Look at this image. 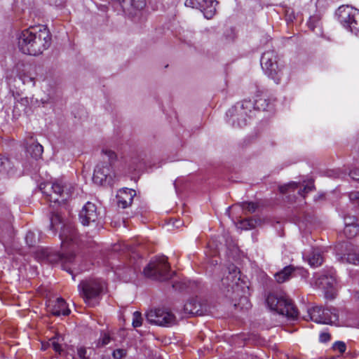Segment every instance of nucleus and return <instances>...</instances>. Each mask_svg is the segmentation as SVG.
I'll use <instances>...</instances> for the list:
<instances>
[{"label":"nucleus","mask_w":359,"mask_h":359,"mask_svg":"<svg viewBox=\"0 0 359 359\" xmlns=\"http://www.w3.org/2000/svg\"><path fill=\"white\" fill-rule=\"evenodd\" d=\"M18 47L25 54L37 55L46 50L51 44V35L43 25L31 27L19 34Z\"/></svg>","instance_id":"f257e3e1"},{"label":"nucleus","mask_w":359,"mask_h":359,"mask_svg":"<svg viewBox=\"0 0 359 359\" xmlns=\"http://www.w3.org/2000/svg\"><path fill=\"white\" fill-rule=\"evenodd\" d=\"M228 275L221 280V290L224 295L234 302L233 306L240 310H248L251 304L248 297L243 294V287L240 283V271L238 269L231 264L228 268Z\"/></svg>","instance_id":"f03ea898"},{"label":"nucleus","mask_w":359,"mask_h":359,"mask_svg":"<svg viewBox=\"0 0 359 359\" xmlns=\"http://www.w3.org/2000/svg\"><path fill=\"white\" fill-rule=\"evenodd\" d=\"M102 152V161L94 170L93 180L97 184L111 187L115 177L112 166L116 161L117 156L110 149H103Z\"/></svg>","instance_id":"7ed1b4c3"},{"label":"nucleus","mask_w":359,"mask_h":359,"mask_svg":"<svg viewBox=\"0 0 359 359\" xmlns=\"http://www.w3.org/2000/svg\"><path fill=\"white\" fill-rule=\"evenodd\" d=\"M266 302L271 310L287 317L288 320H295L297 319L298 310L287 294L284 293H270L266 297Z\"/></svg>","instance_id":"20e7f679"},{"label":"nucleus","mask_w":359,"mask_h":359,"mask_svg":"<svg viewBox=\"0 0 359 359\" xmlns=\"http://www.w3.org/2000/svg\"><path fill=\"white\" fill-rule=\"evenodd\" d=\"M255 115L251 100L245 99L237 102L226 112L227 122L233 127L242 128L248 124V119Z\"/></svg>","instance_id":"39448f33"},{"label":"nucleus","mask_w":359,"mask_h":359,"mask_svg":"<svg viewBox=\"0 0 359 359\" xmlns=\"http://www.w3.org/2000/svg\"><path fill=\"white\" fill-rule=\"evenodd\" d=\"M106 288V283L100 278L86 279L79 283L78 289L84 302L89 306H95Z\"/></svg>","instance_id":"423d86ee"},{"label":"nucleus","mask_w":359,"mask_h":359,"mask_svg":"<svg viewBox=\"0 0 359 359\" xmlns=\"http://www.w3.org/2000/svg\"><path fill=\"white\" fill-rule=\"evenodd\" d=\"M42 192L49 197V201L54 203L65 202L73 194L74 187L62 180L46 182L40 185Z\"/></svg>","instance_id":"0eeeda50"},{"label":"nucleus","mask_w":359,"mask_h":359,"mask_svg":"<svg viewBox=\"0 0 359 359\" xmlns=\"http://www.w3.org/2000/svg\"><path fill=\"white\" fill-rule=\"evenodd\" d=\"M143 273L146 277L158 281H167L173 275L165 256L154 257L144 267Z\"/></svg>","instance_id":"6e6552de"},{"label":"nucleus","mask_w":359,"mask_h":359,"mask_svg":"<svg viewBox=\"0 0 359 359\" xmlns=\"http://www.w3.org/2000/svg\"><path fill=\"white\" fill-rule=\"evenodd\" d=\"M315 284L324 292L325 299L333 300L337 295L336 271L332 267L324 269L316 278Z\"/></svg>","instance_id":"1a4fd4ad"},{"label":"nucleus","mask_w":359,"mask_h":359,"mask_svg":"<svg viewBox=\"0 0 359 359\" xmlns=\"http://www.w3.org/2000/svg\"><path fill=\"white\" fill-rule=\"evenodd\" d=\"M36 257L42 262L50 264L60 263L64 270L70 271V269L66 267V264L72 263L75 259V254L70 249L62 252H53L49 249L40 248L36 252Z\"/></svg>","instance_id":"9d476101"},{"label":"nucleus","mask_w":359,"mask_h":359,"mask_svg":"<svg viewBox=\"0 0 359 359\" xmlns=\"http://www.w3.org/2000/svg\"><path fill=\"white\" fill-rule=\"evenodd\" d=\"M261 66L265 74L275 83H279L282 78V69L278 63V55L274 50L264 52L260 60Z\"/></svg>","instance_id":"9b49d317"},{"label":"nucleus","mask_w":359,"mask_h":359,"mask_svg":"<svg viewBox=\"0 0 359 359\" xmlns=\"http://www.w3.org/2000/svg\"><path fill=\"white\" fill-rule=\"evenodd\" d=\"M142 259L137 254L133 252L127 264L118 266L115 273L125 282L132 280L141 269Z\"/></svg>","instance_id":"f8f14e48"},{"label":"nucleus","mask_w":359,"mask_h":359,"mask_svg":"<svg viewBox=\"0 0 359 359\" xmlns=\"http://www.w3.org/2000/svg\"><path fill=\"white\" fill-rule=\"evenodd\" d=\"M335 15L340 24L351 32L353 26L358 25L359 10L352 6L348 5L341 6L336 11Z\"/></svg>","instance_id":"ddd939ff"},{"label":"nucleus","mask_w":359,"mask_h":359,"mask_svg":"<svg viewBox=\"0 0 359 359\" xmlns=\"http://www.w3.org/2000/svg\"><path fill=\"white\" fill-rule=\"evenodd\" d=\"M146 320L151 324L163 327H170L176 323L175 315L165 309L151 310L146 314Z\"/></svg>","instance_id":"4468645a"},{"label":"nucleus","mask_w":359,"mask_h":359,"mask_svg":"<svg viewBox=\"0 0 359 359\" xmlns=\"http://www.w3.org/2000/svg\"><path fill=\"white\" fill-rule=\"evenodd\" d=\"M79 219L83 226L95 224V226H97L101 217L97 206L91 202H88L80 211Z\"/></svg>","instance_id":"2eb2a0df"},{"label":"nucleus","mask_w":359,"mask_h":359,"mask_svg":"<svg viewBox=\"0 0 359 359\" xmlns=\"http://www.w3.org/2000/svg\"><path fill=\"white\" fill-rule=\"evenodd\" d=\"M217 4L216 0H186L184 5L201 11L205 18L211 19L216 13Z\"/></svg>","instance_id":"dca6fc26"},{"label":"nucleus","mask_w":359,"mask_h":359,"mask_svg":"<svg viewBox=\"0 0 359 359\" xmlns=\"http://www.w3.org/2000/svg\"><path fill=\"white\" fill-rule=\"evenodd\" d=\"M184 310L186 313L193 316H203L208 313L209 308L206 301L196 297L189 299L184 304Z\"/></svg>","instance_id":"f3484780"},{"label":"nucleus","mask_w":359,"mask_h":359,"mask_svg":"<svg viewBox=\"0 0 359 359\" xmlns=\"http://www.w3.org/2000/svg\"><path fill=\"white\" fill-rule=\"evenodd\" d=\"M62 247L65 248L66 245L71 243L77 245L79 243V236L75 226L71 224H64L60 233Z\"/></svg>","instance_id":"a211bd4d"},{"label":"nucleus","mask_w":359,"mask_h":359,"mask_svg":"<svg viewBox=\"0 0 359 359\" xmlns=\"http://www.w3.org/2000/svg\"><path fill=\"white\" fill-rule=\"evenodd\" d=\"M47 311L55 316H68L70 313L67 303L62 298L49 300L46 304Z\"/></svg>","instance_id":"6ab92c4d"},{"label":"nucleus","mask_w":359,"mask_h":359,"mask_svg":"<svg viewBox=\"0 0 359 359\" xmlns=\"http://www.w3.org/2000/svg\"><path fill=\"white\" fill-rule=\"evenodd\" d=\"M314 186L313 182H309L306 185L304 186L302 188L300 186L299 183H297L294 182H291L287 184H284L279 187V191L280 193L287 194H290L292 192H294L295 190H297V194L302 196L304 197V194L311 191Z\"/></svg>","instance_id":"aec40b11"},{"label":"nucleus","mask_w":359,"mask_h":359,"mask_svg":"<svg viewBox=\"0 0 359 359\" xmlns=\"http://www.w3.org/2000/svg\"><path fill=\"white\" fill-rule=\"evenodd\" d=\"M303 269L295 267L293 265L285 266L282 270L274 274V278L278 283H283L289 280L291 278L295 276L297 273H301Z\"/></svg>","instance_id":"412c9836"},{"label":"nucleus","mask_w":359,"mask_h":359,"mask_svg":"<svg viewBox=\"0 0 359 359\" xmlns=\"http://www.w3.org/2000/svg\"><path fill=\"white\" fill-rule=\"evenodd\" d=\"M136 192L134 189L128 188L122 189L117 196L118 205L123 209L128 208L132 204Z\"/></svg>","instance_id":"4be33fe9"},{"label":"nucleus","mask_w":359,"mask_h":359,"mask_svg":"<svg viewBox=\"0 0 359 359\" xmlns=\"http://www.w3.org/2000/svg\"><path fill=\"white\" fill-rule=\"evenodd\" d=\"M252 102L253 104V113L255 114L257 111H266L272 107L271 100L264 93L257 95L255 99L252 100Z\"/></svg>","instance_id":"5701e85b"},{"label":"nucleus","mask_w":359,"mask_h":359,"mask_svg":"<svg viewBox=\"0 0 359 359\" xmlns=\"http://www.w3.org/2000/svg\"><path fill=\"white\" fill-rule=\"evenodd\" d=\"M303 256L312 267H318L323 262L322 252L318 248H312L308 253L304 252Z\"/></svg>","instance_id":"b1692460"},{"label":"nucleus","mask_w":359,"mask_h":359,"mask_svg":"<svg viewBox=\"0 0 359 359\" xmlns=\"http://www.w3.org/2000/svg\"><path fill=\"white\" fill-rule=\"evenodd\" d=\"M320 317L322 324H336L339 321V314L337 309L334 307L323 308Z\"/></svg>","instance_id":"393cba45"},{"label":"nucleus","mask_w":359,"mask_h":359,"mask_svg":"<svg viewBox=\"0 0 359 359\" xmlns=\"http://www.w3.org/2000/svg\"><path fill=\"white\" fill-rule=\"evenodd\" d=\"M322 311L323 307L321 306H313L309 309L307 311V315L304 316V319L306 320H311L317 323H320V321L322 320V318L320 317Z\"/></svg>","instance_id":"a878e982"},{"label":"nucleus","mask_w":359,"mask_h":359,"mask_svg":"<svg viewBox=\"0 0 359 359\" xmlns=\"http://www.w3.org/2000/svg\"><path fill=\"white\" fill-rule=\"evenodd\" d=\"M337 259L342 263L359 264V254L352 252L344 255H337Z\"/></svg>","instance_id":"bb28decb"},{"label":"nucleus","mask_w":359,"mask_h":359,"mask_svg":"<svg viewBox=\"0 0 359 359\" xmlns=\"http://www.w3.org/2000/svg\"><path fill=\"white\" fill-rule=\"evenodd\" d=\"M27 150L32 158L38 159L41 157L43 148L39 143L33 142L27 147Z\"/></svg>","instance_id":"cd10ccee"},{"label":"nucleus","mask_w":359,"mask_h":359,"mask_svg":"<svg viewBox=\"0 0 359 359\" xmlns=\"http://www.w3.org/2000/svg\"><path fill=\"white\" fill-rule=\"evenodd\" d=\"M234 206H239L245 214L254 213L259 208L258 203L248 201L238 203Z\"/></svg>","instance_id":"c85d7f7f"},{"label":"nucleus","mask_w":359,"mask_h":359,"mask_svg":"<svg viewBox=\"0 0 359 359\" xmlns=\"http://www.w3.org/2000/svg\"><path fill=\"white\" fill-rule=\"evenodd\" d=\"M13 168V164L7 157L0 158V172L6 174H10Z\"/></svg>","instance_id":"c756f323"},{"label":"nucleus","mask_w":359,"mask_h":359,"mask_svg":"<svg viewBox=\"0 0 359 359\" xmlns=\"http://www.w3.org/2000/svg\"><path fill=\"white\" fill-rule=\"evenodd\" d=\"M60 339H62V337L56 334L49 340L47 346H51L56 353H60L62 351L60 344Z\"/></svg>","instance_id":"7c9ffc66"},{"label":"nucleus","mask_w":359,"mask_h":359,"mask_svg":"<svg viewBox=\"0 0 359 359\" xmlns=\"http://www.w3.org/2000/svg\"><path fill=\"white\" fill-rule=\"evenodd\" d=\"M50 229L53 231H56L58 225L62 223V219L58 212H54L50 217Z\"/></svg>","instance_id":"2f4dec72"},{"label":"nucleus","mask_w":359,"mask_h":359,"mask_svg":"<svg viewBox=\"0 0 359 359\" xmlns=\"http://www.w3.org/2000/svg\"><path fill=\"white\" fill-rule=\"evenodd\" d=\"M344 234L348 238H352L355 236L359 232L358 225H351L344 227Z\"/></svg>","instance_id":"473e14b6"},{"label":"nucleus","mask_w":359,"mask_h":359,"mask_svg":"<svg viewBox=\"0 0 359 359\" xmlns=\"http://www.w3.org/2000/svg\"><path fill=\"white\" fill-rule=\"evenodd\" d=\"M25 241L29 247H33L36 244L38 239L36 238L35 233L29 231L26 234Z\"/></svg>","instance_id":"72a5a7b5"},{"label":"nucleus","mask_w":359,"mask_h":359,"mask_svg":"<svg viewBox=\"0 0 359 359\" xmlns=\"http://www.w3.org/2000/svg\"><path fill=\"white\" fill-rule=\"evenodd\" d=\"M133 326L134 327H138L142 324V318L141 313L139 311H135L133 314Z\"/></svg>","instance_id":"f704fd0d"},{"label":"nucleus","mask_w":359,"mask_h":359,"mask_svg":"<svg viewBox=\"0 0 359 359\" xmlns=\"http://www.w3.org/2000/svg\"><path fill=\"white\" fill-rule=\"evenodd\" d=\"M332 349L334 351H338L341 354L345 353L346 350V345L344 341H337L332 345Z\"/></svg>","instance_id":"c9c22d12"},{"label":"nucleus","mask_w":359,"mask_h":359,"mask_svg":"<svg viewBox=\"0 0 359 359\" xmlns=\"http://www.w3.org/2000/svg\"><path fill=\"white\" fill-rule=\"evenodd\" d=\"M240 225H241V228H242V229H252V228L255 227V221L251 218L245 219L241 221Z\"/></svg>","instance_id":"e433bc0d"},{"label":"nucleus","mask_w":359,"mask_h":359,"mask_svg":"<svg viewBox=\"0 0 359 359\" xmlns=\"http://www.w3.org/2000/svg\"><path fill=\"white\" fill-rule=\"evenodd\" d=\"M111 341L110 336L107 333H101L100 338L97 342V346H104L107 345Z\"/></svg>","instance_id":"4c0bfd02"},{"label":"nucleus","mask_w":359,"mask_h":359,"mask_svg":"<svg viewBox=\"0 0 359 359\" xmlns=\"http://www.w3.org/2000/svg\"><path fill=\"white\" fill-rule=\"evenodd\" d=\"M320 18L318 16H312L308 21V26L311 30H314V29L318 26Z\"/></svg>","instance_id":"58836bf2"},{"label":"nucleus","mask_w":359,"mask_h":359,"mask_svg":"<svg viewBox=\"0 0 359 359\" xmlns=\"http://www.w3.org/2000/svg\"><path fill=\"white\" fill-rule=\"evenodd\" d=\"M19 79L22 81L24 84H28L29 83H32V86H34L35 85L34 78L30 76L27 74H22L19 76Z\"/></svg>","instance_id":"ea45409f"},{"label":"nucleus","mask_w":359,"mask_h":359,"mask_svg":"<svg viewBox=\"0 0 359 359\" xmlns=\"http://www.w3.org/2000/svg\"><path fill=\"white\" fill-rule=\"evenodd\" d=\"M126 350L123 348H117L113 351L112 355L114 359H122L126 355Z\"/></svg>","instance_id":"a19ab883"},{"label":"nucleus","mask_w":359,"mask_h":359,"mask_svg":"<svg viewBox=\"0 0 359 359\" xmlns=\"http://www.w3.org/2000/svg\"><path fill=\"white\" fill-rule=\"evenodd\" d=\"M348 197L353 205L359 207V191L349 193Z\"/></svg>","instance_id":"79ce46f5"},{"label":"nucleus","mask_w":359,"mask_h":359,"mask_svg":"<svg viewBox=\"0 0 359 359\" xmlns=\"http://www.w3.org/2000/svg\"><path fill=\"white\" fill-rule=\"evenodd\" d=\"M357 218L355 216H346L344 217L345 226L351 225H358L356 224Z\"/></svg>","instance_id":"37998d69"},{"label":"nucleus","mask_w":359,"mask_h":359,"mask_svg":"<svg viewBox=\"0 0 359 359\" xmlns=\"http://www.w3.org/2000/svg\"><path fill=\"white\" fill-rule=\"evenodd\" d=\"M348 175L353 180H359V168H355L353 170H350L348 172Z\"/></svg>","instance_id":"c03bdc74"},{"label":"nucleus","mask_w":359,"mask_h":359,"mask_svg":"<svg viewBox=\"0 0 359 359\" xmlns=\"http://www.w3.org/2000/svg\"><path fill=\"white\" fill-rule=\"evenodd\" d=\"M86 348L84 347H80L77 350V353L79 358L81 359H89L88 357L86 356Z\"/></svg>","instance_id":"a18cd8bd"},{"label":"nucleus","mask_w":359,"mask_h":359,"mask_svg":"<svg viewBox=\"0 0 359 359\" xmlns=\"http://www.w3.org/2000/svg\"><path fill=\"white\" fill-rule=\"evenodd\" d=\"M19 104L27 107L30 103H33V99L29 100L28 97H22L18 101Z\"/></svg>","instance_id":"49530a36"},{"label":"nucleus","mask_w":359,"mask_h":359,"mask_svg":"<svg viewBox=\"0 0 359 359\" xmlns=\"http://www.w3.org/2000/svg\"><path fill=\"white\" fill-rule=\"evenodd\" d=\"M330 339H331L330 334L328 333L323 332V333H321L320 335V341L321 342H327L330 340Z\"/></svg>","instance_id":"de8ad7c7"},{"label":"nucleus","mask_w":359,"mask_h":359,"mask_svg":"<svg viewBox=\"0 0 359 359\" xmlns=\"http://www.w3.org/2000/svg\"><path fill=\"white\" fill-rule=\"evenodd\" d=\"M341 175H342V173H341L339 170H332L327 171V175L330 177H340Z\"/></svg>","instance_id":"09e8293b"},{"label":"nucleus","mask_w":359,"mask_h":359,"mask_svg":"<svg viewBox=\"0 0 359 359\" xmlns=\"http://www.w3.org/2000/svg\"><path fill=\"white\" fill-rule=\"evenodd\" d=\"M172 287L175 289V290H183L184 289V284L183 283H174L172 284Z\"/></svg>","instance_id":"8fccbe9b"},{"label":"nucleus","mask_w":359,"mask_h":359,"mask_svg":"<svg viewBox=\"0 0 359 359\" xmlns=\"http://www.w3.org/2000/svg\"><path fill=\"white\" fill-rule=\"evenodd\" d=\"M354 298L359 301V290L358 291H356L355 293H354Z\"/></svg>","instance_id":"3c124183"},{"label":"nucleus","mask_w":359,"mask_h":359,"mask_svg":"<svg viewBox=\"0 0 359 359\" xmlns=\"http://www.w3.org/2000/svg\"><path fill=\"white\" fill-rule=\"evenodd\" d=\"M247 359H259V358L257 356L250 355V356L247 357Z\"/></svg>","instance_id":"603ef678"},{"label":"nucleus","mask_w":359,"mask_h":359,"mask_svg":"<svg viewBox=\"0 0 359 359\" xmlns=\"http://www.w3.org/2000/svg\"><path fill=\"white\" fill-rule=\"evenodd\" d=\"M41 102H42L43 104H46L47 102L46 101H43V100H41Z\"/></svg>","instance_id":"864d4df0"},{"label":"nucleus","mask_w":359,"mask_h":359,"mask_svg":"<svg viewBox=\"0 0 359 359\" xmlns=\"http://www.w3.org/2000/svg\"><path fill=\"white\" fill-rule=\"evenodd\" d=\"M42 347H43V350H45L46 348V346H45L44 345H42Z\"/></svg>","instance_id":"5fc2aeb1"}]
</instances>
